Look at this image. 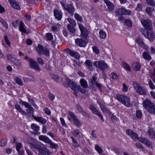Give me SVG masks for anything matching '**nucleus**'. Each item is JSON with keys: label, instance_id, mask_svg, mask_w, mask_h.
Wrapping results in <instances>:
<instances>
[{"label": "nucleus", "instance_id": "obj_1", "mask_svg": "<svg viewBox=\"0 0 155 155\" xmlns=\"http://www.w3.org/2000/svg\"><path fill=\"white\" fill-rule=\"evenodd\" d=\"M63 85L64 87H69L73 91V93L74 95L76 97L78 96L77 93L78 92V90H77V88L78 87V85L76 83L70 80L68 78H66V81L63 84Z\"/></svg>", "mask_w": 155, "mask_h": 155}, {"label": "nucleus", "instance_id": "obj_2", "mask_svg": "<svg viewBox=\"0 0 155 155\" xmlns=\"http://www.w3.org/2000/svg\"><path fill=\"white\" fill-rule=\"evenodd\" d=\"M140 31L142 35L147 38L150 41H153L155 39V35L152 29L145 30L143 28L140 29Z\"/></svg>", "mask_w": 155, "mask_h": 155}, {"label": "nucleus", "instance_id": "obj_3", "mask_svg": "<svg viewBox=\"0 0 155 155\" xmlns=\"http://www.w3.org/2000/svg\"><path fill=\"white\" fill-rule=\"evenodd\" d=\"M116 98L126 106L128 107L130 106V99L127 97L122 95L118 94L116 96Z\"/></svg>", "mask_w": 155, "mask_h": 155}, {"label": "nucleus", "instance_id": "obj_4", "mask_svg": "<svg viewBox=\"0 0 155 155\" xmlns=\"http://www.w3.org/2000/svg\"><path fill=\"white\" fill-rule=\"evenodd\" d=\"M133 87L136 92L139 94L146 95V91L141 85L135 81L133 82Z\"/></svg>", "mask_w": 155, "mask_h": 155}, {"label": "nucleus", "instance_id": "obj_5", "mask_svg": "<svg viewBox=\"0 0 155 155\" xmlns=\"http://www.w3.org/2000/svg\"><path fill=\"white\" fill-rule=\"evenodd\" d=\"M19 103L20 104L24 105L25 107L27 108L26 110V111L28 114L32 115L33 117V116H34L33 115L34 112V109L31 105L30 104L28 103L23 101L22 100H20Z\"/></svg>", "mask_w": 155, "mask_h": 155}, {"label": "nucleus", "instance_id": "obj_6", "mask_svg": "<svg viewBox=\"0 0 155 155\" xmlns=\"http://www.w3.org/2000/svg\"><path fill=\"white\" fill-rule=\"evenodd\" d=\"M36 49L38 53L39 54H43L46 55V56H48L49 55V52L48 49L40 44L38 45V46L36 48Z\"/></svg>", "mask_w": 155, "mask_h": 155}, {"label": "nucleus", "instance_id": "obj_7", "mask_svg": "<svg viewBox=\"0 0 155 155\" xmlns=\"http://www.w3.org/2000/svg\"><path fill=\"white\" fill-rule=\"evenodd\" d=\"M30 67L36 71H39L41 70L40 68L38 63L33 58H30L29 60Z\"/></svg>", "mask_w": 155, "mask_h": 155}, {"label": "nucleus", "instance_id": "obj_8", "mask_svg": "<svg viewBox=\"0 0 155 155\" xmlns=\"http://www.w3.org/2000/svg\"><path fill=\"white\" fill-rule=\"evenodd\" d=\"M94 66L97 68H98L102 70H104L108 67L107 64L105 63L103 61H95L93 63Z\"/></svg>", "mask_w": 155, "mask_h": 155}, {"label": "nucleus", "instance_id": "obj_9", "mask_svg": "<svg viewBox=\"0 0 155 155\" xmlns=\"http://www.w3.org/2000/svg\"><path fill=\"white\" fill-rule=\"evenodd\" d=\"M141 22L142 25L147 30L152 29V22L150 20L142 19Z\"/></svg>", "mask_w": 155, "mask_h": 155}, {"label": "nucleus", "instance_id": "obj_10", "mask_svg": "<svg viewBox=\"0 0 155 155\" xmlns=\"http://www.w3.org/2000/svg\"><path fill=\"white\" fill-rule=\"evenodd\" d=\"M44 146L43 144H37L32 145L31 147L36 153L40 155Z\"/></svg>", "mask_w": 155, "mask_h": 155}, {"label": "nucleus", "instance_id": "obj_11", "mask_svg": "<svg viewBox=\"0 0 155 155\" xmlns=\"http://www.w3.org/2000/svg\"><path fill=\"white\" fill-rule=\"evenodd\" d=\"M89 109L93 114L97 116L100 118L102 121H104V119L103 117V115L94 106L92 105H90L89 107Z\"/></svg>", "mask_w": 155, "mask_h": 155}, {"label": "nucleus", "instance_id": "obj_12", "mask_svg": "<svg viewBox=\"0 0 155 155\" xmlns=\"http://www.w3.org/2000/svg\"><path fill=\"white\" fill-rule=\"evenodd\" d=\"M154 104L147 99H146L143 102V105L144 108L147 110L149 109L151 106H153Z\"/></svg>", "mask_w": 155, "mask_h": 155}, {"label": "nucleus", "instance_id": "obj_13", "mask_svg": "<svg viewBox=\"0 0 155 155\" xmlns=\"http://www.w3.org/2000/svg\"><path fill=\"white\" fill-rule=\"evenodd\" d=\"M126 133L127 134L130 136L134 140L136 141L137 140L138 137L136 133L129 129L127 130H126Z\"/></svg>", "mask_w": 155, "mask_h": 155}, {"label": "nucleus", "instance_id": "obj_14", "mask_svg": "<svg viewBox=\"0 0 155 155\" xmlns=\"http://www.w3.org/2000/svg\"><path fill=\"white\" fill-rule=\"evenodd\" d=\"M67 11L69 14L71 15H74L75 9L74 6L71 4L68 5V6L65 9Z\"/></svg>", "mask_w": 155, "mask_h": 155}, {"label": "nucleus", "instance_id": "obj_15", "mask_svg": "<svg viewBox=\"0 0 155 155\" xmlns=\"http://www.w3.org/2000/svg\"><path fill=\"white\" fill-rule=\"evenodd\" d=\"M79 27L82 34L84 36H86L88 34V31L87 29L81 24H78Z\"/></svg>", "mask_w": 155, "mask_h": 155}, {"label": "nucleus", "instance_id": "obj_16", "mask_svg": "<svg viewBox=\"0 0 155 155\" xmlns=\"http://www.w3.org/2000/svg\"><path fill=\"white\" fill-rule=\"evenodd\" d=\"M54 12L55 18L58 20H61L62 17V14L61 12L55 9L54 10Z\"/></svg>", "mask_w": 155, "mask_h": 155}, {"label": "nucleus", "instance_id": "obj_17", "mask_svg": "<svg viewBox=\"0 0 155 155\" xmlns=\"http://www.w3.org/2000/svg\"><path fill=\"white\" fill-rule=\"evenodd\" d=\"M75 42L80 47H84L86 45L85 41L82 39L78 38L76 39Z\"/></svg>", "mask_w": 155, "mask_h": 155}, {"label": "nucleus", "instance_id": "obj_18", "mask_svg": "<svg viewBox=\"0 0 155 155\" xmlns=\"http://www.w3.org/2000/svg\"><path fill=\"white\" fill-rule=\"evenodd\" d=\"M136 41L138 44L142 48L146 50L148 49L147 46L144 43L141 39L140 38H137L136 39Z\"/></svg>", "mask_w": 155, "mask_h": 155}, {"label": "nucleus", "instance_id": "obj_19", "mask_svg": "<svg viewBox=\"0 0 155 155\" xmlns=\"http://www.w3.org/2000/svg\"><path fill=\"white\" fill-rule=\"evenodd\" d=\"M8 2L11 6L15 9L19 10L20 7L18 4L16 2H15L12 0H8Z\"/></svg>", "mask_w": 155, "mask_h": 155}, {"label": "nucleus", "instance_id": "obj_20", "mask_svg": "<svg viewBox=\"0 0 155 155\" xmlns=\"http://www.w3.org/2000/svg\"><path fill=\"white\" fill-rule=\"evenodd\" d=\"M33 118L35 120L43 124H45L47 122L46 119L40 117L34 116H33Z\"/></svg>", "mask_w": 155, "mask_h": 155}, {"label": "nucleus", "instance_id": "obj_21", "mask_svg": "<svg viewBox=\"0 0 155 155\" xmlns=\"http://www.w3.org/2000/svg\"><path fill=\"white\" fill-rule=\"evenodd\" d=\"M104 2L106 4L108 8L110 11H113L114 9V6L113 4L108 0H104Z\"/></svg>", "mask_w": 155, "mask_h": 155}, {"label": "nucleus", "instance_id": "obj_22", "mask_svg": "<svg viewBox=\"0 0 155 155\" xmlns=\"http://www.w3.org/2000/svg\"><path fill=\"white\" fill-rule=\"evenodd\" d=\"M52 153L50 152L49 149L45 147L44 146L43 148L42 151L40 154V155H50Z\"/></svg>", "mask_w": 155, "mask_h": 155}, {"label": "nucleus", "instance_id": "obj_23", "mask_svg": "<svg viewBox=\"0 0 155 155\" xmlns=\"http://www.w3.org/2000/svg\"><path fill=\"white\" fill-rule=\"evenodd\" d=\"M19 29L22 32L28 34L27 30L25 28V25L22 21H20Z\"/></svg>", "mask_w": 155, "mask_h": 155}, {"label": "nucleus", "instance_id": "obj_24", "mask_svg": "<svg viewBox=\"0 0 155 155\" xmlns=\"http://www.w3.org/2000/svg\"><path fill=\"white\" fill-rule=\"evenodd\" d=\"M142 56L144 59L148 61H150L152 59V58L149 54L148 51L144 52L142 54Z\"/></svg>", "mask_w": 155, "mask_h": 155}, {"label": "nucleus", "instance_id": "obj_25", "mask_svg": "<svg viewBox=\"0 0 155 155\" xmlns=\"http://www.w3.org/2000/svg\"><path fill=\"white\" fill-rule=\"evenodd\" d=\"M98 103L99 104L101 110L103 112L107 113H110V111H109V110L104 105L99 102H98Z\"/></svg>", "mask_w": 155, "mask_h": 155}, {"label": "nucleus", "instance_id": "obj_26", "mask_svg": "<svg viewBox=\"0 0 155 155\" xmlns=\"http://www.w3.org/2000/svg\"><path fill=\"white\" fill-rule=\"evenodd\" d=\"M38 138L40 140H42L48 143L50 141V140L45 136L40 135L39 136Z\"/></svg>", "mask_w": 155, "mask_h": 155}, {"label": "nucleus", "instance_id": "obj_27", "mask_svg": "<svg viewBox=\"0 0 155 155\" xmlns=\"http://www.w3.org/2000/svg\"><path fill=\"white\" fill-rule=\"evenodd\" d=\"M66 51L71 56L74 58L76 57L77 58L78 57V55L77 52L71 51V50L69 49H66Z\"/></svg>", "mask_w": 155, "mask_h": 155}, {"label": "nucleus", "instance_id": "obj_28", "mask_svg": "<svg viewBox=\"0 0 155 155\" xmlns=\"http://www.w3.org/2000/svg\"><path fill=\"white\" fill-rule=\"evenodd\" d=\"M31 127L35 134L39 133L38 131L39 129V127L35 124H32L31 125Z\"/></svg>", "mask_w": 155, "mask_h": 155}, {"label": "nucleus", "instance_id": "obj_29", "mask_svg": "<svg viewBox=\"0 0 155 155\" xmlns=\"http://www.w3.org/2000/svg\"><path fill=\"white\" fill-rule=\"evenodd\" d=\"M140 65L138 62L134 63L132 66L133 69L136 71L139 70L140 69Z\"/></svg>", "mask_w": 155, "mask_h": 155}, {"label": "nucleus", "instance_id": "obj_30", "mask_svg": "<svg viewBox=\"0 0 155 155\" xmlns=\"http://www.w3.org/2000/svg\"><path fill=\"white\" fill-rule=\"evenodd\" d=\"M148 133L149 137L152 138H155V131L152 128H150L148 130Z\"/></svg>", "mask_w": 155, "mask_h": 155}, {"label": "nucleus", "instance_id": "obj_31", "mask_svg": "<svg viewBox=\"0 0 155 155\" xmlns=\"http://www.w3.org/2000/svg\"><path fill=\"white\" fill-rule=\"evenodd\" d=\"M125 8H121L117 9L116 12V13L117 15L118 16L120 15H124Z\"/></svg>", "mask_w": 155, "mask_h": 155}, {"label": "nucleus", "instance_id": "obj_32", "mask_svg": "<svg viewBox=\"0 0 155 155\" xmlns=\"http://www.w3.org/2000/svg\"><path fill=\"white\" fill-rule=\"evenodd\" d=\"M51 77L56 81L60 82L62 81V79L61 77L54 74L51 75Z\"/></svg>", "mask_w": 155, "mask_h": 155}, {"label": "nucleus", "instance_id": "obj_33", "mask_svg": "<svg viewBox=\"0 0 155 155\" xmlns=\"http://www.w3.org/2000/svg\"><path fill=\"white\" fill-rule=\"evenodd\" d=\"M123 67L126 70L130 72L131 71V69L130 66L128 64L124 61H122V62Z\"/></svg>", "mask_w": 155, "mask_h": 155}, {"label": "nucleus", "instance_id": "obj_34", "mask_svg": "<svg viewBox=\"0 0 155 155\" xmlns=\"http://www.w3.org/2000/svg\"><path fill=\"white\" fill-rule=\"evenodd\" d=\"M80 83L82 87L85 88L88 87V84L87 81L84 79H81L80 81Z\"/></svg>", "mask_w": 155, "mask_h": 155}, {"label": "nucleus", "instance_id": "obj_35", "mask_svg": "<svg viewBox=\"0 0 155 155\" xmlns=\"http://www.w3.org/2000/svg\"><path fill=\"white\" fill-rule=\"evenodd\" d=\"M151 106L147 111L150 114L155 115V105L153 104V106Z\"/></svg>", "mask_w": 155, "mask_h": 155}, {"label": "nucleus", "instance_id": "obj_36", "mask_svg": "<svg viewBox=\"0 0 155 155\" xmlns=\"http://www.w3.org/2000/svg\"><path fill=\"white\" fill-rule=\"evenodd\" d=\"M68 114L70 117H68V119L70 121L71 120V119L73 120L77 117L74 113L70 111H68Z\"/></svg>", "mask_w": 155, "mask_h": 155}, {"label": "nucleus", "instance_id": "obj_37", "mask_svg": "<svg viewBox=\"0 0 155 155\" xmlns=\"http://www.w3.org/2000/svg\"><path fill=\"white\" fill-rule=\"evenodd\" d=\"M87 88H85V87H81L80 85H78L77 89H78V90L81 93L83 94H85L87 92L86 89Z\"/></svg>", "mask_w": 155, "mask_h": 155}, {"label": "nucleus", "instance_id": "obj_38", "mask_svg": "<svg viewBox=\"0 0 155 155\" xmlns=\"http://www.w3.org/2000/svg\"><path fill=\"white\" fill-rule=\"evenodd\" d=\"M99 37L103 39H105L107 37V34L103 30H101L99 32Z\"/></svg>", "mask_w": 155, "mask_h": 155}, {"label": "nucleus", "instance_id": "obj_39", "mask_svg": "<svg viewBox=\"0 0 155 155\" xmlns=\"http://www.w3.org/2000/svg\"><path fill=\"white\" fill-rule=\"evenodd\" d=\"M114 150L117 155H121L123 153V150L117 147L114 148Z\"/></svg>", "mask_w": 155, "mask_h": 155}, {"label": "nucleus", "instance_id": "obj_40", "mask_svg": "<svg viewBox=\"0 0 155 155\" xmlns=\"http://www.w3.org/2000/svg\"><path fill=\"white\" fill-rule=\"evenodd\" d=\"M74 26H71V25L68 24L67 28L69 31L71 33H74L75 32L76 30L75 28L73 27Z\"/></svg>", "mask_w": 155, "mask_h": 155}, {"label": "nucleus", "instance_id": "obj_41", "mask_svg": "<svg viewBox=\"0 0 155 155\" xmlns=\"http://www.w3.org/2000/svg\"><path fill=\"white\" fill-rule=\"evenodd\" d=\"M15 81L18 84L21 86L23 85V83L22 80L18 77L15 78Z\"/></svg>", "mask_w": 155, "mask_h": 155}, {"label": "nucleus", "instance_id": "obj_42", "mask_svg": "<svg viewBox=\"0 0 155 155\" xmlns=\"http://www.w3.org/2000/svg\"><path fill=\"white\" fill-rule=\"evenodd\" d=\"M85 64L90 70L92 69V64L90 60H86L85 62Z\"/></svg>", "mask_w": 155, "mask_h": 155}, {"label": "nucleus", "instance_id": "obj_43", "mask_svg": "<svg viewBox=\"0 0 155 155\" xmlns=\"http://www.w3.org/2000/svg\"><path fill=\"white\" fill-rule=\"evenodd\" d=\"M95 149L99 154H101L102 153L103 150L102 148L100 146L97 145H95Z\"/></svg>", "mask_w": 155, "mask_h": 155}, {"label": "nucleus", "instance_id": "obj_44", "mask_svg": "<svg viewBox=\"0 0 155 155\" xmlns=\"http://www.w3.org/2000/svg\"><path fill=\"white\" fill-rule=\"evenodd\" d=\"M142 116V112L139 110H137L136 111V116L138 119H140Z\"/></svg>", "mask_w": 155, "mask_h": 155}, {"label": "nucleus", "instance_id": "obj_45", "mask_svg": "<svg viewBox=\"0 0 155 155\" xmlns=\"http://www.w3.org/2000/svg\"><path fill=\"white\" fill-rule=\"evenodd\" d=\"M48 143L50 144V147L52 148L57 149L58 147V146L57 144L54 143L51 140Z\"/></svg>", "mask_w": 155, "mask_h": 155}, {"label": "nucleus", "instance_id": "obj_46", "mask_svg": "<svg viewBox=\"0 0 155 155\" xmlns=\"http://www.w3.org/2000/svg\"><path fill=\"white\" fill-rule=\"evenodd\" d=\"M148 84L150 89L153 90L155 89V86L150 79L148 81Z\"/></svg>", "mask_w": 155, "mask_h": 155}, {"label": "nucleus", "instance_id": "obj_47", "mask_svg": "<svg viewBox=\"0 0 155 155\" xmlns=\"http://www.w3.org/2000/svg\"><path fill=\"white\" fill-rule=\"evenodd\" d=\"M7 141L6 139H4L0 142V146L1 147L5 146L7 144Z\"/></svg>", "mask_w": 155, "mask_h": 155}, {"label": "nucleus", "instance_id": "obj_48", "mask_svg": "<svg viewBox=\"0 0 155 155\" xmlns=\"http://www.w3.org/2000/svg\"><path fill=\"white\" fill-rule=\"evenodd\" d=\"M74 17L75 19L78 21L80 22H82L83 21L81 17L78 14L75 13L74 14Z\"/></svg>", "mask_w": 155, "mask_h": 155}, {"label": "nucleus", "instance_id": "obj_49", "mask_svg": "<svg viewBox=\"0 0 155 155\" xmlns=\"http://www.w3.org/2000/svg\"><path fill=\"white\" fill-rule=\"evenodd\" d=\"M73 121L74 123V124L75 125H76L78 126H80L81 125L80 122L78 119L77 117L74 119L73 120Z\"/></svg>", "mask_w": 155, "mask_h": 155}, {"label": "nucleus", "instance_id": "obj_50", "mask_svg": "<svg viewBox=\"0 0 155 155\" xmlns=\"http://www.w3.org/2000/svg\"><path fill=\"white\" fill-rule=\"evenodd\" d=\"M110 77L114 80H117L118 78V76L114 73H112L110 75Z\"/></svg>", "mask_w": 155, "mask_h": 155}, {"label": "nucleus", "instance_id": "obj_51", "mask_svg": "<svg viewBox=\"0 0 155 155\" xmlns=\"http://www.w3.org/2000/svg\"><path fill=\"white\" fill-rule=\"evenodd\" d=\"M109 114H110V117L112 121H116L117 120V118L113 114L110 112V113H109Z\"/></svg>", "mask_w": 155, "mask_h": 155}, {"label": "nucleus", "instance_id": "obj_52", "mask_svg": "<svg viewBox=\"0 0 155 155\" xmlns=\"http://www.w3.org/2000/svg\"><path fill=\"white\" fill-rule=\"evenodd\" d=\"M147 3L151 6H154L155 5V2L154 0H146Z\"/></svg>", "mask_w": 155, "mask_h": 155}, {"label": "nucleus", "instance_id": "obj_53", "mask_svg": "<svg viewBox=\"0 0 155 155\" xmlns=\"http://www.w3.org/2000/svg\"><path fill=\"white\" fill-rule=\"evenodd\" d=\"M16 149L17 151H19L22 147V144L19 142H16Z\"/></svg>", "mask_w": 155, "mask_h": 155}, {"label": "nucleus", "instance_id": "obj_54", "mask_svg": "<svg viewBox=\"0 0 155 155\" xmlns=\"http://www.w3.org/2000/svg\"><path fill=\"white\" fill-rule=\"evenodd\" d=\"M68 20L71 26H75L76 25V24L74 20L70 18H68Z\"/></svg>", "mask_w": 155, "mask_h": 155}, {"label": "nucleus", "instance_id": "obj_55", "mask_svg": "<svg viewBox=\"0 0 155 155\" xmlns=\"http://www.w3.org/2000/svg\"><path fill=\"white\" fill-rule=\"evenodd\" d=\"M0 22L2 24L3 26L6 28H8V24L7 22L4 20L1 19L0 20Z\"/></svg>", "mask_w": 155, "mask_h": 155}, {"label": "nucleus", "instance_id": "obj_56", "mask_svg": "<svg viewBox=\"0 0 155 155\" xmlns=\"http://www.w3.org/2000/svg\"><path fill=\"white\" fill-rule=\"evenodd\" d=\"M5 41L7 45L8 46H10V45L11 44L10 42L9 41V40L8 39V37L7 35H5L4 36Z\"/></svg>", "mask_w": 155, "mask_h": 155}, {"label": "nucleus", "instance_id": "obj_57", "mask_svg": "<svg viewBox=\"0 0 155 155\" xmlns=\"http://www.w3.org/2000/svg\"><path fill=\"white\" fill-rule=\"evenodd\" d=\"M47 39L49 41L53 39V36L50 33H48L46 35Z\"/></svg>", "mask_w": 155, "mask_h": 155}, {"label": "nucleus", "instance_id": "obj_58", "mask_svg": "<svg viewBox=\"0 0 155 155\" xmlns=\"http://www.w3.org/2000/svg\"><path fill=\"white\" fill-rule=\"evenodd\" d=\"M18 21V20H16L12 22V24L14 28H16L18 27L19 25Z\"/></svg>", "mask_w": 155, "mask_h": 155}, {"label": "nucleus", "instance_id": "obj_59", "mask_svg": "<svg viewBox=\"0 0 155 155\" xmlns=\"http://www.w3.org/2000/svg\"><path fill=\"white\" fill-rule=\"evenodd\" d=\"M137 140H138L140 142L144 144L147 139L145 138L138 137Z\"/></svg>", "mask_w": 155, "mask_h": 155}, {"label": "nucleus", "instance_id": "obj_60", "mask_svg": "<svg viewBox=\"0 0 155 155\" xmlns=\"http://www.w3.org/2000/svg\"><path fill=\"white\" fill-rule=\"evenodd\" d=\"M125 22L126 25L130 27L132 26V23L131 21L129 19H126L125 20Z\"/></svg>", "mask_w": 155, "mask_h": 155}, {"label": "nucleus", "instance_id": "obj_61", "mask_svg": "<svg viewBox=\"0 0 155 155\" xmlns=\"http://www.w3.org/2000/svg\"><path fill=\"white\" fill-rule=\"evenodd\" d=\"M97 77L95 76L92 77L91 82L92 84L95 85V82H97L96 81V80H97Z\"/></svg>", "mask_w": 155, "mask_h": 155}, {"label": "nucleus", "instance_id": "obj_62", "mask_svg": "<svg viewBox=\"0 0 155 155\" xmlns=\"http://www.w3.org/2000/svg\"><path fill=\"white\" fill-rule=\"evenodd\" d=\"M144 144L150 148L153 147L152 143L148 140H147Z\"/></svg>", "mask_w": 155, "mask_h": 155}, {"label": "nucleus", "instance_id": "obj_63", "mask_svg": "<svg viewBox=\"0 0 155 155\" xmlns=\"http://www.w3.org/2000/svg\"><path fill=\"white\" fill-rule=\"evenodd\" d=\"M23 80L25 82H28L31 81H34V77H33L32 78V79H31L28 78H24Z\"/></svg>", "mask_w": 155, "mask_h": 155}, {"label": "nucleus", "instance_id": "obj_64", "mask_svg": "<svg viewBox=\"0 0 155 155\" xmlns=\"http://www.w3.org/2000/svg\"><path fill=\"white\" fill-rule=\"evenodd\" d=\"M38 62L41 65H43L44 64V61L43 59L40 58H38L37 59Z\"/></svg>", "mask_w": 155, "mask_h": 155}]
</instances>
